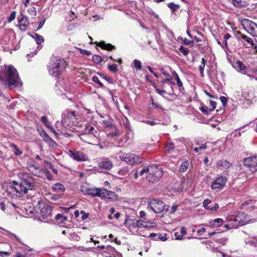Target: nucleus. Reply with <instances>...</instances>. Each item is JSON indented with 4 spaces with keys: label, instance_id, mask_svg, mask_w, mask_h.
Listing matches in <instances>:
<instances>
[{
    "label": "nucleus",
    "instance_id": "44",
    "mask_svg": "<svg viewBox=\"0 0 257 257\" xmlns=\"http://www.w3.org/2000/svg\"><path fill=\"white\" fill-rule=\"evenodd\" d=\"M188 163L187 162H184V163H183V164L181 165L180 166V171H181L182 172H185L188 168Z\"/></svg>",
    "mask_w": 257,
    "mask_h": 257
},
{
    "label": "nucleus",
    "instance_id": "43",
    "mask_svg": "<svg viewBox=\"0 0 257 257\" xmlns=\"http://www.w3.org/2000/svg\"><path fill=\"white\" fill-rule=\"evenodd\" d=\"M92 58L94 62L96 63H100L103 60L101 57L96 55H94Z\"/></svg>",
    "mask_w": 257,
    "mask_h": 257
},
{
    "label": "nucleus",
    "instance_id": "29",
    "mask_svg": "<svg viewBox=\"0 0 257 257\" xmlns=\"http://www.w3.org/2000/svg\"><path fill=\"white\" fill-rule=\"evenodd\" d=\"M223 220L221 218H216L209 222L210 225L212 227H219L221 226Z\"/></svg>",
    "mask_w": 257,
    "mask_h": 257
},
{
    "label": "nucleus",
    "instance_id": "30",
    "mask_svg": "<svg viewBox=\"0 0 257 257\" xmlns=\"http://www.w3.org/2000/svg\"><path fill=\"white\" fill-rule=\"evenodd\" d=\"M207 60L204 58H202L201 59V63L199 66V70L200 73L201 77L204 76V70L206 64Z\"/></svg>",
    "mask_w": 257,
    "mask_h": 257
},
{
    "label": "nucleus",
    "instance_id": "18",
    "mask_svg": "<svg viewBox=\"0 0 257 257\" xmlns=\"http://www.w3.org/2000/svg\"><path fill=\"white\" fill-rule=\"evenodd\" d=\"M40 135L43 141L46 142L50 146L54 147L56 145L55 142L49 136L45 131H42L40 133Z\"/></svg>",
    "mask_w": 257,
    "mask_h": 257
},
{
    "label": "nucleus",
    "instance_id": "37",
    "mask_svg": "<svg viewBox=\"0 0 257 257\" xmlns=\"http://www.w3.org/2000/svg\"><path fill=\"white\" fill-rule=\"evenodd\" d=\"M94 130V128L92 126H91L90 125H89L88 124H87L85 125V130H84V132L86 134H90L91 133L93 134V133L92 132Z\"/></svg>",
    "mask_w": 257,
    "mask_h": 257
},
{
    "label": "nucleus",
    "instance_id": "6",
    "mask_svg": "<svg viewBox=\"0 0 257 257\" xmlns=\"http://www.w3.org/2000/svg\"><path fill=\"white\" fill-rule=\"evenodd\" d=\"M119 157L121 161L132 166L140 164L142 162V159L139 156L133 153L120 152Z\"/></svg>",
    "mask_w": 257,
    "mask_h": 257
},
{
    "label": "nucleus",
    "instance_id": "11",
    "mask_svg": "<svg viewBox=\"0 0 257 257\" xmlns=\"http://www.w3.org/2000/svg\"><path fill=\"white\" fill-rule=\"evenodd\" d=\"M27 168L34 176L42 178L41 169H39V165L33 160H30L28 161Z\"/></svg>",
    "mask_w": 257,
    "mask_h": 257
},
{
    "label": "nucleus",
    "instance_id": "41",
    "mask_svg": "<svg viewBox=\"0 0 257 257\" xmlns=\"http://www.w3.org/2000/svg\"><path fill=\"white\" fill-rule=\"evenodd\" d=\"M174 149V145L172 143H169L167 144L166 146V151L171 153Z\"/></svg>",
    "mask_w": 257,
    "mask_h": 257
},
{
    "label": "nucleus",
    "instance_id": "57",
    "mask_svg": "<svg viewBox=\"0 0 257 257\" xmlns=\"http://www.w3.org/2000/svg\"><path fill=\"white\" fill-rule=\"evenodd\" d=\"M230 37H231V35L228 33L226 34L223 37V39L225 41V46L226 47L227 46V40H228Z\"/></svg>",
    "mask_w": 257,
    "mask_h": 257
},
{
    "label": "nucleus",
    "instance_id": "15",
    "mask_svg": "<svg viewBox=\"0 0 257 257\" xmlns=\"http://www.w3.org/2000/svg\"><path fill=\"white\" fill-rule=\"evenodd\" d=\"M99 168L106 170H110L113 167L112 161L108 158H102L98 162Z\"/></svg>",
    "mask_w": 257,
    "mask_h": 257
},
{
    "label": "nucleus",
    "instance_id": "51",
    "mask_svg": "<svg viewBox=\"0 0 257 257\" xmlns=\"http://www.w3.org/2000/svg\"><path fill=\"white\" fill-rule=\"evenodd\" d=\"M157 239L162 241H166L167 239L166 237V234H165L164 235H162L160 233L158 234Z\"/></svg>",
    "mask_w": 257,
    "mask_h": 257
},
{
    "label": "nucleus",
    "instance_id": "16",
    "mask_svg": "<svg viewBox=\"0 0 257 257\" xmlns=\"http://www.w3.org/2000/svg\"><path fill=\"white\" fill-rule=\"evenodd\" d=\"M227 179L224 176H220L217 177L212 185L213 189H222L226 184Z\"/></svg>",
    "mask_w": 257,
    "mask_h": 257
},
{
    "label": "nucleus",
    "instance_id": "22",
    "mask_svg": "<svg viewBox=\"0 0 257 257\" xmlns=\"http://www.w3.org/2000/svg\"><path fill=\"white\" fill-rule=\"evenodd\" d=\"M29 25V21L28 17L23 16L22 19L19 22V28L21 30L25 31L27 29L28 26Z\"/></svg>",
    "mask_w": 257,
    "mask_h": 257
},
{
    "label": "nucleus",
    "instance_id": "46",
    "mask_svg": "<svg viewBox=\"0 0 257 257\" xmlns=\"http://www.w3.org/2000/svg\"><path fill=\"white\" fill-rule=\"evenodd\" d=\"M148 170H149V166L144 167L143 169L139 173V176H142L145 174H146V176L148 175Z\"/></svg>",
    "mask_w": 257,
    "mask_h": 257
},
{
    "label": "nucleus",
    "instance_id": "3",
    "mask_svg": "<svg viewBox=\"0 0 257 257\" xmlns=\"http://www.w3.org/2000/svg\"><path fill=\"white\" fill-rule=\"evenodd\" d=\"M66 65L64 59H59L51 61L48 66L49 73L52 76L57 77L65 70Z\"/></svg>",
    "mask_w": 257,
    "mask_h": 257
},
{
    "label": "nucleus",
    "instance_id": "5",
    "mask_svg": "<svg viewBox=\"0 0 257 257\" xmlns=\"http://www.w3.org/2000/svg\"><path fill=\"white\" fill-rule=\"evenodd\" d=\"M76 111L65 110L62 114L61 123L65 127L74 125L76 123Z\"/></svg>",
    "mask_w": 257,
    "mask_h": 257
},
{
    "label": "nucleus",
    "instance_id": "59",
    "mask_svg": "<svg viewBox=\"0 0 257 257\" xmlns=\"http://www.w3.org/2000/svg\"><path fill=\"white\" fill-rule=\"evenodd\" d=\"M55 218L56 220H59L61 218H62L63 219H62V221L63 220H66V218L64 216H63L62 214H58L56 217H55Z\"/></svg>",
    "mask_w": 257,
    "mask_h": 257
},
{
    "label": "nucleus",
    "instance_id": "2",
    "mask_svg": "<svg viewBox=\"0 0 257 257\" xmlns=\"http://www.w3.org/2000/svg\"><path fill=\"white\" fill-rule=\"evenodd\" d=\"M0 79H5L10 88L20 87L23 84L17 69L12 65H9L5 71L1 72Z\"/></svg>",
    "mask_w": 257,
    "mask_h": 257
},
{
    "label": "nucleus",
    "instance_id": "9",
    "mask_svg": "<svg viewBox=\"0 0 257 257\" xmlns=\"http://www.w3.org/2000/svg\"><path fill=\"white\" fill-rule=\"evenodd\" d=\"M149 207L155 213H159L164 210L165 206L162 201L153 199L148 202Z\"/></svg>",
    "mask_w": 257,
    "mask_h": 257
},
{
    "label": "nucleus",
    "instance_id": "1",
    "mask_svg": "<svg viewBox=\"0 0 257 257\" xmlns=\"http://www.w3.org/2000/svg\"><path fill=\"white\" fill-rule=\"evenodd\" d=\"M22 182L13 181V184L9 185L7 188L8 193L12 197H20L26 194L29 190H34L37 186L36 180L32 177L22 175Z\"/></svg>",
    "mask_w": 257,
    "mask_h": 257
},
{
    "label": "nucleus",
    "instance_id": "34",
    "mask_svg": "<svg viewBox=\"0 0 257 257\" xmlns=\"http://www.w3.org/2000/svg\"><path fill=\"white\" fill-rule=\"evenodd\" d=\"M41 174H42V177H43V175H45L47 179L49 180H51L53 179V177L49 171H48L47 169H41Z\"/></svg>",
    "mask_w": 257,
    "mask_h": 257
},
{
    "label": "nucleus",
    "instance_id": "8",
    "mask_svg": "<svg viewBox=\"0 0 257 257\" xmlns=\"http://www.w3.org/2000/svg\"><path fill=\"white\" fill-rule=\"evenodd\" d=\"M38 209L39 210L38 213L40 219L43 220L47 219L48 220L50 219L52 209L50 205L39 202Z\"/></svg>",
    "mask_w": 257,
    "mask_h": 257
},
{
    "label": "nucleus",
    "instance_id": "39",
    "mask_svg": "<svg viewBox=\"0 0 257 257\" xmlns=\"http://www.w3.org/2000/svg\"><path fill=\"white\" fill-rule=\"evenodd\" d=\"M133 64L134 67L138 70H141L142 69V63L140 60L135 59L133 61Z\"/></svg>",
    "mask_w": 257,
    "mask_h": 257
},
{
    "label": "nucleus",
    "instance_id": "38",
    "mask_svg": "<svg viewBox=\"0 0 257 257\" xmlns=\"http://www.w3.org/2000/svg\"><path fill=\"white\" fill-rule=\"evenodd\" d=\"M179 50L184 56H187L190 52V50L188 48H185L183 46H180Z\"/></svg>",
    "mask_w": 257,
    "mask_h": 257
},
{
    "label": "nucleus",
    "instance_id": "25",
    "mask_svg": "<svg viewBox=\"0 0 257 257\" xmlns=\"http://www.w3.org/2000/svg\"><path fill=\"white\" fill-rule=\"evenodd\" d=\"M97 46L102 48L103 49L111 51L113 49H114L115 46L113 45H112L110 44H105L104 42H100L98 44H97Z\"/></svg>",
    "mask_w": 257,
    "mask_h": 257
},
{
    "label": "nucleus",
    "instance_id": "60",
    "mask_svg": "<svg viewBox=\"0 0 257 257\" xmlns=\"http://www.w3.org/2000/svg\"><path fill=\"white\" fill-rule=\"evenodd\" d=\"M156 92L160 94L161 95H163L164 94L166 93V91L164 90H160L158 88L156 89Z\"/></svg>",
    "mask_w": 257,
    "mask_h": 257
},
{
    "label": "nucleus",
    "instance_id": "4",
    "mask_svg": "<svg viewBox=\"0 0 257 257\" xmlns=\"http://www.w3.org/2000/svg\"><path fill=\"white\" fill-rule=\"evenodd\" d=\"M163 175L162 168L157 165L149 166L148 175L146 176V180L150 183L158 182Z\"/></svg>",
    "mask_w": 257,
    "mask_h": 257
},
{
    "label": "nucleus",
    "instance_id": "53",
    "mask_svg": "<svg viewBox=\"0 0 257 257\" xmlns=\"http://www.w3.org/2000/svg\"><path fill=\"white\" fill-rule=\"evenodd\" d=\"M200 110L204 113L206 114H208L210 111L208 110V107L206 106H202L200 107Z\"/></svg>",
    "mask_w": 257,
    "mask_h": 257
},
{
    "label": "nucleus",
    "instance_id": "48",
    "mask_svg": "<svg viewBox=\"0 0 257 257\" xmlns=\"http://www.w3.org/2000/svg\"><path fill=\"white\" fill-rule=\"evenodd\" d=\"M92 80L93 81V82L98 84L100 86H103V84L100 82V81L99 80V78L97 76H93L92 77Z\"/></svg>",
    "mask_w": 257,
    "mask_h": 257
},
{
    "label": "nucleus",
    "instance_id": "17",
    "mask_svg": "<svg viewBox=\"0 0 257 257\" xmlns=\"http://www.w3.org/2000/svg\"><path fill=\"white\" fill-rule=\"evenodd\" d=\"M101 198H107L108 199L114 201L117 199V195L114 192L107 191L105 189L102 188Z\"/></svg>",
    "mask_w": 257,
    "mask_h": 257
},
{
    "label": "nucleus",
    "instance_id": "31",
    "mask_svg": "<svg viewBox=\"0 0 257 257\" xmlns=\"http://www.w3.org/2000/svg\"><path fill=\"white\" fill-rule=\"evenodd\" d=\"M172 74V75L173 76V77H174L175 79L177 81V84L178 86L179 87L180 89L181 88L184 89L183 83L181 81L178 74L175 71H173Z\"/></svg>",
    "mask_w": 257,
    "mask_h": 257
},
{
    "label": "nucleus",
    "instance_id": "50",
    "mask_svg": "<svg viewBox=\"0 0 257 257\" xmlns=\"http://www.w3.org/2000/svg\"><path fill=\"white\" fill-rule=\"evenodd\" d=\"M41 120L42 122H43L46 126H47L48 125H49L50 123L48 121L47 117L46 116H42Z\"/></svg>",
    "mask_w": 257,
    "mask_h": 257
},
{
    "label": "nucleus",
    "instance_id": "14",
    "mask_svg": "<svg viewBox=\"0 0 257 257\" xmlns=\"http://www.w3.org/2000/svg\"><path fill=\"white\" fill-rule=\"evenodd\" d=\"M81 191L93 197L97 196L101 198V195H103L102 193V188H87L83 187L81 188Z\"/></svg>",
    "mask_w": 257,
    "mask_h": 257
},
{
    "label": "nucleus",
    "instance_id": "33",
    "mask_svg": "<svg viewBox=\"0 0 257 257\" xmlns=\"http://www.w3.org/2000/svg\"><path fill=\"white\" fill-rule=\"evenodd\" d=\"M233 5L238 8L244 7L246 6V3L244 1L241 0H232Z\"/></svg>",
    "mask_w": 257,
    "mask_h": 257
},
{
    "label": "nucleus",
    "instance_id": "64",
    "mask_svg": "<svg viewBox=\"0 0 257 257\" xmlns=\"http://www.w3.org/2000/svg\"><path fill=\"white\" fill-rule=\"evenodd\" d=\"M216 255L217 256V257H231L230 256H226V255L221 252H219L218 251L217 252V254Z\"/></svg>",
    "mask_w": 257,
    "mask_h": 257
},
{
    "label": "nucleus",
    "instance_id": "52",
    "mask_svg": "<svg viewBox=\"0 0 257 257\" xmlns=\"http://www.w3.org/2000/svg\"><path fill=\"white\" fill-rule=\"evenodd\" d=\"M210 106L211 107V109H210L209 111H212V110H213L215 109L216 106V103L215 101L210 100Z\"/></svg>",
    "mask_w": 257,
    "mask_h": 257
},
{
    "label": "nucleus",
    "instance_id": "27",
    "mask_svg": "<svg viewBox=\"0 0 257 257\" xmlns=\"http://www.w3.org/2000/svg\"><path fill=\"white\" fill-rule=\"evenodd\" d=\"M138 228H150L154 226V225H151L152 223L143 220H138Z\"/></svg>",
    "mask_w": 257,
    "mask_h": 257
},
{
    "label": "nucleus",
    "instance_id": "62",
    "mask_svg": "<svg viewBox=\"0 0 257 257\" xmlns=\"http://www.w3.org/2000/svg\"><path fill=\"white\" fill-rule=\"evenodd\" d=\"M205 230L206 229L204 227H202L201 229L197 230V233L199 235H201L205 231Z\"/></svg>",
    "mask_w": 257,
    "mask_h": 257
},
{
    "label": "nucleus",
    "instance_id": "7",
    "mask_svg": "<svg viewBox=\"0 0 257 257\" xmlns=\"http://www.w3.org/2000/svg\"><path fill=\"white\" fill-rule=\"evenodd\" d=\"M241 24L243 29L251 36L257 37V24L256 23L247 19H244L241 20Z\"/></svg>",
    "mask_w": 257,
    "mask_h": 257
},
{
    "label": "nucleus",
    "instance_id": "55",
    "mask_svg": "<svg viewBox=\"0 0 257 257\" xmlns=\"http://www.w3.org/2000/svg\"><path fill=\"white\" fill-rule=\"evenodd\" d=\"M220 99L221 101L222 102L223 105L224 106H226V103L227 101V98L225 96H221L220 97Z\"/></svg>",
    "mask_w": 257,
    "mask_h": 257
},
{
    "label": "nucleus",
    "instance_id": "49",
    "mask_svg": "<svg viewBox=\"0 0 257 257\" xmlns=\"http://www.w3.org/2000/svg\"><path fill=\"white\" fill-rule=\"evenodd\" d=\"M162 73L165 76L166 80H171L172 78L170 75L168 73L164 71L163 69H162Z\"/></svg>",
    "mask_w": 257,
    "mask_h": 257
},
{
    "label": "nucleus",
    "instance_id": "10",
    "mask_svg": "<svg viewBox=\"0 0 257 257\" xmlns=\"http://www.w3.org/2000/svg\"><path fill=\"white\" fill-rule=\"evenodd\" d=\"M69 156L73 160L78 162H85L88 160V157L86 154L80 151L69 150Z\"/></svg>",
    "mask_w": 257,
    "mask_h": 257
},
{
    "label": "nucleus",
    "instance_id": "56",
    "mask_svg": "<svg viewBox=\"0 0 257 257\" xmlns=\"http://www.w3.org/2000/svg\"><path fill=\"white\" fill-rule=\"evenodd\" d=\"M174 236L175 237L176 239L180 240L183 238V235L179 233V232H175Z\"/></svg>",
    "mask_w": 257,
    "mask_h": 257
},
{
    "label": "nucleus",
    "instance_id": "32",
    "mask_svg": "<svg viewBox=\"0 0 257 257\" xmlns=\"http://www.w3.org/2000/svg\"><path fill=\"white\" fill-rule=\"evenodd\" d=\"M102 123L106 127H113L112 119L108 117L106 119H103L102 120Z\"/></svg>",
    "mask_w": 257,
    "mask_h": 257
},
{
    "label": "nucleus",
    "instance_id": "23",
    "mask_svg": "<svg viewBox=\"0 0 257 257\" xmlns=\"http://www.w3.org/2000/svg\"><path fill=\"white\" fill-rule=\"evenodd\" d=\"M138 220L126 218L124 221V224L128 227H133L134 228L138 227Z\"/></svg>",
    "mask_w": 257,
    "mask_h": 257
},
{
    "label": "nucleus",
    "instance_id": "26",
    "mask_svg": "<svg viewBox=\"0 0 257 257\" xmlns=\"http://www.w3.org/2000/svg\"><path fill=\"white\" fill-rule=\"evenodd\" d=\"M52 189L54 192H56L57 193L63 192L65 190V187L64 185L59 183H57L55 184L53 186Z\"/></svg>",
    "mask_w": 257,
    "mask_h": 257
},
{
    "label": "nucleus",
    "instance_id": "61",
    "mask_svg": "<svg viewBox=\"0 0 257 257\" xmlns=\"http://www.w3.org/2000/svg\"><path fill=\"white\" fill-rule=\"evenodd\" d=\"M81 54L86 55L87 56H89L91 54L90 51L86 50H81Z\"/></svg>",
    "mask_w": 257,
    "mask_h": 257
},
{
    "label": "nucleus",
    "instance_id": "54",
    "mask_svg": "<svg viewBox=\"0 0 257 257\" xmlns=\"http://www.w3.org/2000/svg\"><path fill=\"white\" fill-rule=\"evenodd\" d=\"M217 242H218L219 243H221L223 245H224L226 244L227 242V239L225 238H219L217 240Z\"/></svg>",
    "mask_w": 257,
    "mask_h": 257
},
{
    "label": "nucleus",
    "instance_id": "24",
    "mask_svg": "<svg viewBox=\"0 0 257 257\" xmlns=\"http://www.w3.org/2000/svg\"><path fill=\"white\" fill-rule=\"evenodd\" d=\"M218 167H221L224 169H227L231 166V164L227 160H218L216 162Z\"/></svg>",
    "mask_w": 257,
    "mask_h": 257
},
{
    "label": "nucleus",
    "instance_id": "28",
    "mask_svg": "<svg viewBox=\"0 0 257 257\" xmlns=\"http://www.w3.org/2000/svg\"><path fill=\"white\" fill-rule=\"evenodd\" d=\"M246 245H252L255 247H257V237H252L249 238H247L245 240Z\"/></svg>",
    "mask_w": 257,
    "mask_h": 257
},
{
    "label": "nucleus",
    "instance_id": "35",
    "mask_svg": "<svg viewBox=\"0 0 257 257\" xmlns=\"http://www.w3.org/2000/svg\"><path fill=\"white\" fill-rule=\"evenodd\" d=\"M240 36L242 39L244 40L245 42L250 44L252 46H254L255 45L253 40L249 37L243 34H241Z\"/></svg>",
    "mask_w": 257,
    "mask_h": 257
},
{
    "label": "nucleus",
    "instance_id": "40",
    "mask_svg": "<svg viewBox=\"0 0 257 257\" xmlns=\"http://www.w3.org/2000/svg\"><path fill=\"white\" fill-rule=\"evenodd\" d=\"M168 6L173 12H176L179 9V6L173 3H169Z\"/></svg>",
    "mask_w": 257,
    "mask_h": 257
},
{
    "label": "nucleus",
    "instance_id": "13",
    "mask_svg": "<svg viewBox=\"0 0 257 257\" xmlns=\"http://www.w3.org/2000/svg\"><path fill=\"white\" fill-rule=\"evenodd\" d=\"M242 224V221H241L239 217L232 216L230 218V219H228L227 223L224 225V227L227 229H230L236 228Z\"/></svg>",
    "mask_w": 257,
    "mask_h": 257
},
{
    "label": "nucleus",
    "instance_id": "45",
    "mask_svg": "<svg viewBox=\"0 0 257 257\" xmlns=\"http://www.w3.org/2000/svg\"><path fill=\"white\" fill-rule=\"evenodd\" d=\"M16 12L15 11H12L10 15V16L8 18V22L10 23L12 22L16 18Z\"/></svg>",
    "mask_w": 257,
    "mask_h": 257
},
{
    "label": "nucleus",
    "instance_id": "58",
    "mask_svg": "<svg viewBox=\"0 0 257 257\" xmlns=\"http://www.w3.org/2000/svg\"><path fill=\"white\" fill-rule=\"evenodd\" d=\"M144 122L147 124H149V125H150L152 126H153V125L156 124V122L155 121H154L153 120H145V121H144Z\"/></svg>",
    "mask_w": 257,
    "mask_h": 257
},
{
    "label": "nucleus",
    "instance_id": "36",
    "mask_svg": "<svg viewBox=\"0 0 257 257\" xmlns=\"http://www.w3.org/2000/svg\"><path fill=\"white\" fill-rule=\"evenodd\" d=\"M11 147L13 148L14 152L16 155L19 156L22 154V152L19 150L16 145L13 144L11 145Z\"/></svg>",
    "mask_w": 257,
    "mask_h": 257
},
{
    "label": "nucleus",
    "instance_id": "47",
    "mask_svg": "<svg viewBox=\"0 0 257 257\" xmlns=\"http://www.w3.org/2000/svg\"><path fill=\"white\" fill-rule=\"evenodd\" d=\"M207 149V146L206 144H203V145H202L200 147H196L194 149V151L196 152V153H198L199 152V150H205Z\"/></svg>",
    "mask_w": 257,
    "mask_h": 257
},
{
    "label": "nucleus",
    "instance_id": "63",
    "mask_svg": "<svg viewBox=\"0 0 257 257\" xmlns=\"http://www.w3.org/2000/svg\"><path fill=\"white\" fill-rule=\"evenodd\" d=\"M178 206L177 205H173L171 209V213L174 214L177 210Z\"/></svg>",
    "mask_w": 257,
    "mask_h": 257
},
{
    "label": "nucleus",
    "instance_id": "42",
    "mask_svg": "<svg viewBox=\"0 0 257 257\" xmlns=\"http://www.w3.org/2000/svg\"><path fill=\"white\" fill-rule=\"evenodd\" d=\"M117 65L116 64L108 65V70L113 72H116L117 71Z\"/></svg>",
    "mask_w": 257,
    "mask_h": 257
},
{
    "label": "nucleus",
    "instance_id": "21",
    "mask_svg": "<svg viewBox=\"0 0 257 257\" xmlns=\"http://www.w3.org/2000/svg\"><path fill=\"white\" fill-rule=\"evenodd\" d=\"M234 67L236 69L238 72L245 74V70L246 69V66L240 60H238L235 63L234 65Z\"/></svg>",
    "mask_w": 257,
    "mask_h": 257
},
{
    "label": "nucleus",
    "instance_id": "19",
    "mask_svg": "<svg viewBox=\"0 0 257 257\" xmlns=\"http://www.w3.org/2000/svg\"><path fill=\"white\" fill-rule=\"evenodd\" d=\"M203 206L206 209H209L212 211H216L219 208V205L217 203H214L213 207H212L211 201L209 199H205L203 203Z\"/></svg>",
    "mask_w": 257,
    "mask_h": 257
},
{
    "label": "nucleus",
    "instance_id": "20",
    "mask_svg": "<svg viewBox=\"0 0 257 257\" xmlns=\"http://www.w3.org/2000/svg\"><path fill=\"white\" fill-rule=\"evenodd\" d=\"M35 39L36 43L37 45H38V46L37 47V50H35L33 52V55H36L38 53V51H39L41 49L42 46H40V45L41 44V43H42L44 41L43 37L38 34H35Z\"/></svg>",
    "mask_w": 257,
    "mask_h": 257
},
{
    "label": "nucleus",
    "instance_id": "12",
    "mask_svg": "<svg viewBox=\"0 0 257 257\" xmlns=\"http://www.w3.org/2000/svg\"><path fill=\"white\" fill-rule=\"evenodd\" d=\"M244 166L248 167L252 172L257 171V155L245 158L243 160Z\"/></svg>",
    "mask_w": 257,
    "mask_h": 257
}]
</instances>
